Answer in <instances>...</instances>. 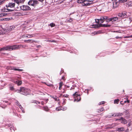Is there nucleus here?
Returning a JSON list of instances; mask_svg holds the SVG:
<instances>
[{"label": "nucleus", "mask_w": 132, "mask_h": 132, "mask_svg": "<svg viewBox=\"0 0 132 132\" xmlns=\"http://www.w3.org/2000/svg\"><path fill=\"white\" fill-rule=\"evenodd\" d=\"M125 129H124V128L123 127H121V128H118L117 129V131H122L124 130Z\"/></svg>", "instance_id": "19"}, {"label": "nucleus", "mask_w": 132, "mask_h": 132, "mask_svg": "<svg viewBox=\"0 0 132 132\" xmlns=\"http://www.w3.org/2000/svg\"><path fill=\"white\" fill-rule=\"evenodd\" d=\"M120 38V37H118V36H117V37H116V39H118V38Z\"/></svg>", "instance_id": "56"}, {"label": "nucleus", "mask_w": 132, "mask_h": 132, "mask_svg": "<svg viewBox=\"0 0 132 132\" xmlns=\"http://www.w3.org/2000/svg\"><path fill=\"white\" fill-rule=\"evenodd\" d=\"M11 50H14L18 49L19 47V46L17 45H14L11 46Z\"/></svg>", "instance_id": "9"}, {"label": "nucleus", "mask_w": 132, "mask_h": 132, "mask_svg": "<svg viewBox=\"0 0 132 132\" xmlns=\"http://www.w3.org/2000/svg\"><path fill=\"white\" fill-rule=\"evenodd\" d=\"M114 32H118V31H114Z\"/></svg>", "instance_id": "62"}, {"label": "nucleus", "mask_w": 132, "mask_h": 132, "mask_svg": "<svg viewBox=\"0 0 132 132\" xmlns=\"http://www.w3.org/2000/svg\"><path fill=\"white\" fill-rule=\"evenodd\" d=\"M15 5V4L14 3H9L7 5H6V7L7 8H14Z\"/></svg>", "instance_id": "7"}, {"label": "nucleus", "mask_w": 132, "mask_h": 132, "mask_svg": "<svg viewBox=\"0 0 132 132\" xmlns=\"http://www.w3.org/2000/svg\"><path fill=\"white\" fill-rule=\"evenodd\" d=\"M41 46L40 45H38V46H37V48H38L39 47H41Z\"/></svg>", "instance_id": "54"}, {"label": "nucleus", "mask_w": 132, "mask_h": 132, "mask_svg": "<svg viewBox=\"0 0 132 132\" xmlns=\"http://www.w3.org/2000/svg\"><path fill=\"white\" fill-rule=\"evenodd\" d=\"M118 4L116 2H114L113 3V8H116L118 7Z\"/></svg>", "instance_id": "12"}, {"label": "nucleus", "mask_w": 132, "mask_h": 132, "mask_svg": "<svg viewBox=\"0 0 132 132\" xmlns=\"http://www.w3.org/2000/svg\"><path fill=\"white\" fill-rule=\"evenodd\" d=\"M114 116V117H116V116H119L122 115H123V114L122 113H115L114 114H113V115Z\"/></svg>", "instance_id": "17"}, {"label": "nucleus", "mask_w": 132, "mask_h": 132, "mask_svg": "<svg viewBox=\"0 0 132 132\" xmlns=\"http://www.w3.org/2000/svg\"><path fill=\"white\" fill-rule=\"evenodd\" d=\"M120 101V100L119 99H117L115 100L114 101V103L115 104H118V103Z\"/></svg>", "instance_id": "26"}, {"label": "nucleus", "mask_w": 132, "mask_h": 132, "mask_svg": "<svg viewBox=\"0 0 132 132\" xmlns=\"http://www.w3.org/2000/svg\"><path fill=\"white\" fill-rule=\"evenodd\" d=\"M127 101V102L128 103H129L130 102V101L129 100H127V101Z\"/></svg>", "instance_id": "51"}, {"label": "nucleus", "mask_w": 132, "mask_h": 132, "mask_svg": "<svg viewBox=\"0 0 132 132\" xmlns=\"http://www.w3.org/2000/svg\"><path fill=\"white\" fill-rule=\"evenodd\" d=\"M6 21H8L10 20L11 19L10 18H5L4 19Z\"/></svg>", "instance_id": "35"}, {"label": "nucleus", "mask_w": 132, "mask_h": 132, "mask_svg": "<svg viewBox=\"0 0 132 132\" xmlns=\"http://www.w3.org/2000/svg\"><path fill=\"white\" fill-rule=\"evenodd\" d=\"M41 104L42 105H43L44 104V102H41Z\"/></svg>", "instance_id": "52"}, {"label": "nucleus", "mask_w": 132, "mask_h": 132, "mask_svg": "<svg viewBox=\"0 0 132 132\" xmlns=\"http://www.w3.org/2000/svg\"><path fill=\"white\" fill-rule=\"evenodd\" d=\"M110 26L111 25L109 24H99L93 25L92 26V28H97L100 27H110Z\"/></svg>", "instance_id": "3"}, {"label": "nucleus", "mask_w": 132, "mask_h": 132, "mask_svg": "<svg viewBox=\"0 0 132 132\" xmlns=\"http://www.w3.org/2000/svg\"><path fill=\"white\" fill-rule=\"evenodd\" d=\"M15 28V26H10L9 29L10 31H12Z\"/></svg>", "instance_id": "23"}, {"label": "nucleus", "mask_w": 132, "mask_h": 132, "mask_svg": "<svg viewBox=\"0 0 132 132\" xmlns=\"http://www.w3.org/2000/svg\"><path fill=\"white\" fill-rule=\"evenodd\" d=\"M129 7L132 6V2H130L126 3Z\"/></svg>", "instance_id": "25"}, {"label": "nucleus", "mask_w": 132, "mask_h": 132, "mask_svg": "<svg viewBox=\"0 0 132 132\" xmlns=\"http://www.w3.org/2000/svg\"><path fill=\"white\" fill-rule=\"evenodd\" d=\"M131 124V122H130L129 124H128V127L130 126Z\"/></svg>", "instance_id": "46"}, {"label": "nucleus", "mask_w": 132, "mask_h": 132, "mask_svg": "<svg viewBox=\"0 0 132 132\" xmlns=\"http://www.w3.org/2000/svg\"><path fill=\"white\" fill-rule=\"evenodd\" d=\"M61 96H62L63 97H69V95L67 94H64V95H62V94H61Z\"/></svg>", "instance_id": "28"}, {"label": "nucleus", "mask_w": 132, "mask_h": 132, "mask_svg": "<svg viewBox=\"0 0 132 132\" xmlns=\"http://www.w3.org/2000/svg\"><path fill=\"white\" fill-rule=\"evenodd\" d=\"M100 104L99 105H100L102 104H103L105 103V102L104 101L101 102L100 103Z\"/></svg>", "instance_id": "40"}, {"label": "nucleus", "mask_w": 132, "mask_h": 132, "mask_svg": "<svg viewBox=\"0 0 132 132\" xmlns=\"http://www.w3.org/2000/svg\"><path fill=\"white\" fill-rule=\"evenodd\" d=\"M18 105L19 106V107L20 108V109H22L23 108L22 106L20 104H18Z\"/></svg>", "instance_id": "39"}, {"label": "nucleus", "mask_w": 132, "mask_h": 132, "mask_svg": "<svg viewBox=\"0 0 132 132\" xmlns=\"http://www.w3.org/2000/svg\"><path fill=\"white\" fill-rule=\"evenodd\" d=\"M104 110V109L103 108H101L100 109H98L97 110V112L98 113H100Z\"/></svg>", "instance_id": "14"}, {"label": "nucleus", "mask_w": 132, "mask_h": 132, "mask_svg": "<svg viewBox=\"0 0 132 132\" xmlns=\"http://www.w3.org/2000/svg\"><path fill=\"white\" fill-rule=\"evenodd\" d=\"M96 22L98 23H99L100 22L99 19H96L95 20Z\"/></svg>", "instance_id": "34"}, {"label": "nucleus", "mask_w": 132, "mask_h": 132, "mask_svg": "<svg viewBox=\"0 0 132 132\" xmlns=\"http://www.w3.org/2000/svg\"><path fill=\"white\" fill-rule=\"evenodd\" d=\"M43 108L44 110L46 111H48L49 110L48 107L46 106H44Z\"/></svg>", "instance_id": "20"}, {"label": "nucleus", "mask_w": 132, "mask_h": 132, "mask_svg": "<svg viewBox=\"0 0 132 132\" xmlns=\"http://www.w3.org/2000/svg\"><path fill=\"white\" fill-rule=\"evenodd\" d=\"M119 120H121V122L124 124H126L127 122V121L125 119L123 118L122 117H121Z\"/></svg>", "instance_id": "10"}, {"label": "nucleus", "mask_w": 132, "mask_h": 132, "mask_svg": "<svg viewBox=\"0 0 132 132\" xmlns=\"http://www.w3.org/2000/svg\"><path fill=\"white\" fill-rule=\"evenodd\" d=\"M128 97H126V99H127V100H128Z\"/></svg>", "instance_id": "60"}, {"label": "nucleus", "mask_w": 132, "mask_h": 132, "mask_svg": "<svg viewBox=\"0 0 132 132\" xmlns=\"http://www.w3.org/2000/svg\"><path fill=\"white\" fill-rule=\"evenodd\" d=\"M53 98L54 99L55 101L58 100L57 97L56 96H55V97H53Z\"/></svg>", "instance_id": "41"}, {"label": "nucleus", "mask_w": 132, "mask_h": 132, "mask_svg": "<svg viewBox=\"0 0 132 132\" xmlns=\"http://www.w3.org/2000/svg\"><path fill=\"white\" fill-rule=\"evenodd\" d=\"M28 36H27L26 37H28L29 38H30L33 37V36L32 35H28Z\"/></svg>", "instance_id": "38"}, {"label": "nucleus", "mask_w": 132, "mask_h": 132, "mask_svg": "<svg viewBox=\"0 0 132 132\" xmlns=\"http://www.w3.org/2000/svg\"><path fill=\"white\" fill-rule=\"evenodd\" d=\"M75 89V88L74 87H71V88L70 89V90H74Z\"/></svg>", "instance_id": "44"}, {"label": "nucleus", "mask_w": 132, "mask_h": 132, "mask_svg": "<svg viewBox=\"0 0 132 132\" xmlns=\"http://www.w3.org/2000/svg\"><path fill=\"white\" fill-rule=\"evenodd\" d=\"M65 78V77L64 76H63L62 77V79H63V80H64Z\"/></svg>", "instance_id": "47"}, {"label": "nucleus", "mask_w": 132, "mask_h": 132, "mask_svg": "<svg viewBox=\"0 0 132 132\" xmlns=\"http://www.w3.org/2000/svg\"><path fill=\"white\" fill-rule=\"evenodd\" d=\"M15 83L18 85H20L22 84V81L19 80H17L15 81Z\"/></svg>", "instance_id": "16"}, {"label": "nucleus", "mask_w": 132, "mask_h": 132, "mask_svg": "<svg viewBox=\"0 0 132 132\" xmlns=\"http://www.w3.org/2000/svg\"><path fill=\"white\" fill-rule=\"evenodd\" d=\"M14 69H12V68L11 69H13L15 71H18V69H16V68H13Z\"/></svg>", "instance_id": "43"}, {"label": "nucleus", "mask_w": 132, "mask_h": 132, "mask_svg": "<svg viewBox=\"0 0 132 132\" xmlns=\"http://www.w3.org/2000/svg\"><path fill=\"white\" fill-rule=\"evenodd\" d=\"M21 10L24 11L29 10H30V7L28 5H23L20 6Z\"/></svg>", "instance_id": "6"}, {"label": "nucleus", "mask_w": 132, "mask_h": 132, "mask_svg": "<svg viewBox=\"0 0 132 132\" xmlns=\"http://www.w3.org/2000/svg\"><path fill=\"white\" fill-rule=\"evenodd\" d=\"M84 0H78L77 2L78 3H81L82 5V3H83Z\"/></svg>", "instance_id": "27"}, {"label": "nucleus", "mask_w": 132, "mask_h": 132, "mask_svg": "<svg viewBox=\"0 0 132 132\" xmlns=\"http://www.w3.org/2000/svg\"><path fill=\"white\" fill-rule=\"evenodd\" d=\"M7 10L9 12H12L14 11L13 10H10V9H7Z\"/></svg>", "instance_id": "42"}, {"label": "nucleus", "mask_w": 132, "mask_h": 132, "mask_svg": "<svg viewBox=\"0 0 132 132\" xmlns=\"http://www.w3.org/2000/svg\"><path fill=\"white\" fill-rule=\"evenodd\" d=\"M63 85V83L62 82H60L59 84V89L60 90L62 88V86Z\"/></svg>", "instance_id": "22"}, {"label": "nucleus", "mask_w": 132, "mask_h": 132, "mask_svg": "<svg viewBox=\"0 0 132 132\" xmlns=\"http://www.w3.org/2000/svg\"><path fill=\"white\" fill-rule=\"evenodd\" d=\"M48 0H46V2L48 3Z\"/></svg>", "instance_id": "64"}, {"label": "nucleus", "mask_w": 132, "mask_h": 132, "mask_svg": "<svg viewBox=\"0 0 132 132\" xmlns=\"http://www.w3.org/2000/svg\"><path fill=\"white\" fill-rule=\"evenodd\" d=\"M38 4V2L36 0H30L28 3L29 5L34 6V7Z\"/></svg>", "instance_id": "4"}, {"label": "nucleus", "mask_w": 132, "mask_h": 132, "mask_svg": "<svg viewBox=\"0 0 132 132\" xmlns=\"http://www.w3.org/2000/svg\"><path fill=\"white\" fill-rule=\"evenodd\" d=\"M10 89L11 90H14V88L13 86H10Z\"/></svg>", "instance_id": "33"}, {"label": "nucleus", "mask_w": 132, "mask_h": 132, "mask_svg": "<svg viewBox=\"0 0 132 132\" xmlns=\"http://www.w3.org/2000/svg\"><path fill=\"white\" fill-rule=\"evenodd\" d=\"M78 93L79 92H76L72 95L75 98V100L77 101H80L81 99L80 95Z\"/></svg>", "instance_id": "2"}, {"label": "nucleus", "mask_w": 132, "mask_h": 132, "mask_svg": "<svg viewBox=\"0 0 132 132\" xmlns=\"http://www.w3.org/2000/svg\"><path fill=\"white\" fill-rule=\"evenodd\" d=\"M50 26L51 27H53L55 26V24L53 23H52L50 24Z\"/></svg>", "instance_id": "29"}, {"label": "nucleus", "mask_w": 132, "mask_h": 132, "mask_svg": "<svg viewBox=\"0 0 132 132\" xmlns=\"http://www.w3.org/2000/svg\"><path fill=\"white\" fill-rule=\"evenodd\" d=\"M47 85L48 86H53L52 85Z\"/></svg>", "instance_id": "55"}, {"label": "nucleus", "mask_w": 132, "mask_h": 132, "mask_svg": "<svg viewBox=\"0 0 132 132\" xmlns=\"http://www.w3.org/2000/svg\"><path fill=\"white\" fill-rule=\"evenodd\" d=\"M35 101H36V100H35V101H34L33 102H32L33 103H36L35 102Z\"/></svg>", "instance_id": "57"}, {"label": "nucleus", "mask_w": 132, "mask_h": 132, "mask_svg": "<svg viewBox=\"0 0 132 132\" xmlns=\"http://www.w3.org/2000/svg\"><path fill=\"white\" fill-rule=\"evenodd\" d=\"M24 42H25L27 43H32L35 42V41L33 40H24Z\"/></svg>", "instance_id": "15"}, {"label": "nucleus", "mask_w": 132, "mask_h": 132, "mask_svg": "<svg viewBox=\"0 0 132 132\" xmlns=\"http://www.w3.org/2000/svg\"><path fill=\"white\" fill-rule=\"evenodd\" d=\"M5 51H7L8 50L9 51H11V46H7L5 47Z\"/></svg>", "instance_id": "18"}, {"label": "nucleus", "mask_w": 132, "mask_h": 132, "mask_svg": "<svg viewBox=\"0 0 132 132\" xmlns=\"http://www.w3.org/2000/svg\"><path fill=\"white\" fill-rule=\"evenodd\" d=\"M26 46V45H22V47H25Z\"/></svg>", "instance_id": "61"}, {"label": "nucleus", "mask_w": 132, "mask_h": 132, "mask_svg": "<svg viewBox=\"0 0 132 132\" xmlns=\"http://www.w3.org/2000/svg\"><path fill=\"white\" fill-rule=\"evenodd\" d=\"M118 20V17H116L112 18H110L109 21H112V22H114L116 21H117Z\"/></svg>", "instance_id": "8"}, {"label": "nucleus", "mask_w": 132, "mask_h": 132, "mask_svg": "<svg viewBox=\"0 0 132 132\" xmlns=\"http://www.w3.org/2000/svg\"><path fill=\"white\" fill-rule=\"evenodd\" d=\"M61 110V109L60 107H58L56 108V110L57 111H59Z\"/></svg>", "instance_id": "36"}, {"label": "nucleus", "mask_w": 132, "mask_h": 132, "mask_svg": "<svg viewBox=\"0 0 132 132\" xmlns=\"http://www.w3.org/2000/svg\"><path fill=\"white\" fill-rule=\"evenodd\" d=\"M48 41L49 42H55V40H52V41H51V40H48Z\"/></svg>", "instance_id": "37"}, {"label": "nucleus", "mask_w": 132, "mask_h": 132, "mask_svg": "<svg viewBox=\"0 0 132 132\" xmlns=\"http://www.w3.org/2000/svg\"><path fill=\"white\" fill-rule=\"evenodd\" d=\"M90 5V3H89L88 1H87L84 0V2L83 3H82V5L83 6H87L88 5Z\"/></svg>", "instance_id": "11"}, {"label": "nucleus", "mask_w": 132, "mask_h": 132, "mask_svg": "<svg viewBox=\"0 0 132 132\" xmlns=\"http://www.w3.org/2000/svg\"><path fill=\"white\" fill-rule=\"evenodd\" d=\"M100 22L103 23L104 21V18L103 16H101L99 19Z\"/></svg>", "instance_id": "13"}, {"label": "nucleus", "mask_w": 132, "mask_h": 132, "mask_svg": "<svg viewBox=\"0 0 132 132\" xmlns=\"http://www.w3.org/2000/svg\"><path fill=\"white\" fill-rule=\"evenodd\" d=\"M126 102H127V101H124L123 103H124V104L125 103H126Z\"/></svg>", "instance_id": "58"}, {"label": "nucleus", "mask_w": 132, "mask_h": 132, "mask_svg": "<svg viewBox=\"0 0 132 132\" xmlns=\"http://www.w3.org/2000/svg\"><path fill=\"white\" fill-rule=\"evenodd\" d=\"M93 33L94 34V35L100 33V31H94Z\"/></svg>", "instance_id": "30"}, {"label": "nucleus", "mask_w": 132, "mask_h": 132, "mask_svg": "<svg viewBox=\"0 0 132 132\" xmlns=\"http://www.w3.org/2000/svg\"><path fill=\"white\" fill-rule=\"evenodd\" d=\"M4 102H5V103H7L8 102L7 101H4Z\"/></svg>", "instance_id": "63"}, {"label": "nucleus", "mask_w": 132, "mask_h": 132, "mask_svg": "<svg viewBox=\"0 0 132 132\" xmlns=\"http://www.w3.org/2000/svg\"><path fill=\"white\" fill-rule=\"evenodd\" d=\"M23 70L21 69H18V71H23Z\"/></svg>", "instance_id": "49"}, {"label": "nucleus", "mask_w": 132, "mask_h": 132, "mask_svg": "<svg viewBox=\"0 0 132 132\" xmlns=\"http://www.w3.org/2000/svg\"><path fill=\"white\" fill-rule=\"evenodd\" d=\"M103 16L104 18V20H106L107 22H109V20L110 18H109L108 16Z\"/></svg>", "instance_id": "24"}, {"label": "nucleus", "mask_w": 132, "mask_h": 132, "mask_svg": "<svg viewBox=\"0 0 132 132\" xmlns=\"http://www.w3.org/2000/svg\"><path fill=\"white\" fill-rule=\"evenodd\" d=\"M36 103H36L37 104H39L40 103V102H38V101H35Z\"/></svg>", "instance_id": "45"}, {"label": "nucleus", "mask_w": 132, "mask_h": 132, "mask_svg": "<svg viewBox=\"0 0 132 132\" xmlns=\"http://www.w3.org/2000/svg\"><path fill=\"white\" fill-rule=\"evenodd\" d=\"M128 0H119L120 3H124L126 2Z\"/></svg>", "instance_id": "31"}, {"label": "nucleus", "mask_w": 132, "mask_h": 132, "mask_svg": "<svg viewBox=\"0 0 132 132\" xmlns=\"http://www.w3.org/2000/svg\"><path fill=\"white\" fill-rule=\"evenodd\" d=\"M5 47H4L3 48H0V51H2L5 50Z\"/></svg>", "instance_id": "32"}, {"label": "nucleus", "mask_w": 132, "mask_h": 132, "mask_svg": "<svg viewBox=\"0 0 132 132\" xmlns=\"http://www.w3.org/2000/svg\"><path fill=\"white\" fill-rule=\"evenodd\" d=\"M127 13L126 12H123L118 13V15L122 18H124L127 16Z\"/></svg>", "instance_id": "5"}, {"label": "nucleus", "mask_w": 132, "mask_h": 132, "mask_svg": "<svg viewBox=\"0 0 132 132\" xmlns=\"http://www.w3.org/2000/svg\"><path fill=\"white\" fill-rule=\"evenodd\" d=\"M7 13H4L0 14V17H3L7 15Z\"/></svg>", "instance_id": "21"}, {"label": "nucleus", "mask_w": 132, "mask_h": 132, "mask_svg": "<svg viewBox=\"0 0 132 132\" xmlns=\"http://www.w3.org/2000/svg\"><path fill=\"white\" fill-rule=\"evenodd\" d=\"M6 106H7L6 105H5V106H1V107L3 108L4 109L6 107Z\"/></svg>", "instance_id": "48"}, {"label": "nucleus", "mask_w": 132, "mask_h": 132, "mask_svg": "<svg viewBox=\"0 0 132 132\" xmlns=\"http://www.w3.org/2000/svg\"><path fill=\"white\" fill-rule=\"evenodd\" d=\"M128 36H127L125 37V38H128Z\"/></svg>", "instance_id": "59"}, {"label": "nucleus", "mask_w": 132, "mask_h": 132, "mask_svg": "<svg viewBox=\"0 0 132 132\" xmlns=\"http://www.w3.org/2000/svg\"><path fill=\"white\" fill-rule=\"evenodd\" d=\"M3 3V2L2 1H0V5H1Z\"/></svg>", "instance_id": "50"}, {"label": "nucleus", "mask_w": 132, "mask_h": 132, "mask_svg": "<svg viewBox=\"0 0 132 132\" xmlns=\"http://www.w3.org/2000/svg\"><path fill=\"white\" fill-rule=\"evenodd\" d=\"M17 92L26 96L29 95V92H30L31 90L29 89L23 87H20V89H17L16 90Z\"/></svg>", "instance_id": "1"}, {"label": "nucleus", "mask_w": 132, "mask_h": 132, "mask_svg": "<svg viewBox=\"0 0 132 132\" xmlns=\"http://www.w3.org/2000/svg\"><path fill=\"white\" fill-rule=\"evenodd\" d=\"M122 101H121V102H120V104H124V103H123H123H122Z\"/></svg>", "instance_id": "53"}]
</instances>
